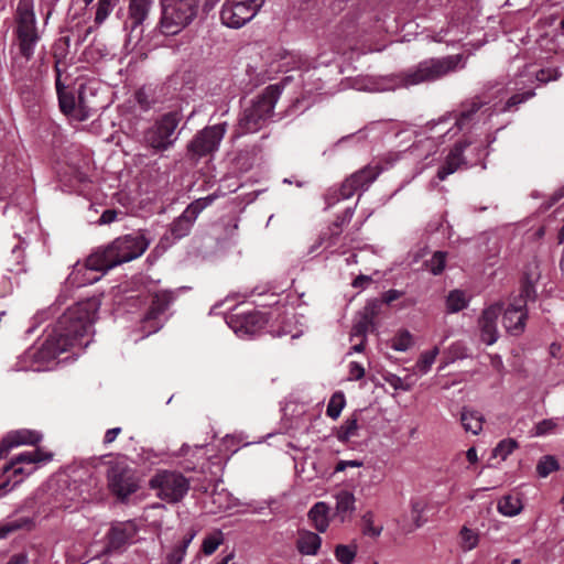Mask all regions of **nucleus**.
Here are the masks:
<instances>
[{
    "instance_id": "1",
    "label": "nucleus",
    "mask_w": 564,
    "mask_h": 564,
    "mask_svg": "<svg viewBox=\"0 0 564 564\" xmlns=\"http://www.w3.org/2000/svg\"><path fill=\"white\" fill-rule=\"evenodd\" d=\"M99 310L95 297L80 301L67 308L47 334L41 347L29 348L15 365L17 370L42 371L48 369L58 355L68 348H86L93 333V324Z\"/></svg>"
},
{
    "instance_id": "2",
    "label": "nucleus",
    "mask_w": 564,
    "mask_h": 564,
    "mask_svg": "<svg viewBox=\"0 0 564 564\" xmlns=\"http://www.w3.org/2000/svg\"><path fill=\"white\" fill-rule=\"evenodd\" d=\"M149 245L150 240L141 232L118 237L105 248L91 253L86 260L85 268L88 271L107 272L119 264L141 257Z\"/></svg>"
},
{
    "instance_id": "3",
    "label": "nucleus",
    "mask_w": 564,
    "mask_h": 564,
    "mask_svg": "<svg viewBox=\"0 0 564 564\" xmlns=\"http://www.w3.org/2000/svg\"><path fill=\"white\" fill-rule=\"evenodd\" d=\"M464 66L465 62L462 54L448 55L441 58H427L405 73L397 75L395 78L398 82L391 86V88L434 82L456 69L464 68Z\"/></svg>"
},
{
    "instance_id": "4",
    "label": "nucleus",
    "mask_w": 564,
    "mask_h": 564,
    "mask_svg": "<svg viewBox=\"0 0 564 564\" xmlns=\"http://www.w3.org/2000/svg\"><path fill=\"white\" fill-rule=\"evenodd\" d=\"M281 95L278 85L268 86L245 107L239 120L236 137L253 133L262 129L274 115V107Z\"/></svg>"
},
{
    "instance_id": "5",
    "label": "nucleus",
    "mask_w": 564,
    "mask_h": 564,
    "mask_svg": "<svg viewBox=\"0 0 564 564\" xmlns=\"http://www.w3.org/2000/svg\"><path fill=\"white\" fill-rule=\"evenodd\" d=\"M52 458V453L34 448L15 455L10 462L0 464V490L13 489L25 476L34 473L39 464L47 463Z\"/></svg>"
},
{
    "instance_id": "6",
    "label": "nucleus",
    "mask_w": 564,
    "mask_h": 564,
    "mask_svg": "<svg viewBox=\"0 0 564 564\" xmlns=\"http://www.w3.org/2000/svg\"><path fill=\"white\" fill-rule=\"evenodd\" d=\"M15 33L21 57L17 58V67L22 68L34 54V47L40 40L36 28L33 0H19L15 12Z\"/></svg>"
},
{
    "instance_id": "7",
    "label": "nucleus",
    "mask_w": 564,
    "mask_h": 564,
    "mask_svg": "<svg viewBox=\"0 0 564 564\" xmlns=\"http://www.w3.org/2000/svg\"><path fill=\"white\" fill-rule=\"evenodd\" d=\"M200 0H161L159 30L164 35H176L196 19Z\"/></svg>"
},
{
    "instance_id": "8",
    "label": "nucleus",
    "mask_w": 564,
    "mask_h": 564,
    "mask_svg": "<svg viewBox=\"0 0 564 564\" xmlns=\"http://www.w3.org/2000/svg\"><path fill=\"white\" fill-rule=\"evenodd\" d=\"M177 126V113H165L160 120L144 131V144L156 152L169 150L177 139V135L175 134Z\"/></svg>"
},
{
    "instance_id": "9",
    "label": "nucleus",
    "mask_w": 564,
    "mask_h": 564,
    "mask_svg": "<svg viewBox=\"0 0 564 564\" xmlns=\"http://www.w3.org/2000/svg\"><path fill=\"white\" fill-rule=\"evenodd\" d=\"M264 0H225L220 10L221 23L230 29H240L250 22Z\"/></svg>"
},
{
    "instance_id": "10",
    "label": "nucleus",
    "mask_w": 564,
    "mask_h": 564,
    "mask_svg": "<svg viewBox=\"0 0 564 564\" xmlns=\"http://www.w3.org/2000/svg\"><path fill=\"white\" fill-rule=\"evenodd\" d=\"M150 487L156 490L158 497L174 503L182 500L187 494L189 482L180 473L161 470L150 479Z\"/></svg>"
},
{
    "instance_id": "11",
    "label": "nucleus",
    "mask_w": 564,
    "mask_h": 564,
    "mask_svg": "<svg viewBox=\"0 0 564 564\" xmlns=\"http://www.w3.org/2000/svg\"><path fill=\"white\" fill-rule=\"evenodd\" d=\"M138 531L139 528L132 520L112 523L105 535L104 554L123 553L135 541Z\"/></svg>"
},
{
    "instance_id": "12",
    "label": "nucleus",
    "mask_w": 564,
    "mask_h": 564,
    "mask_svg": "<svg viewBox=\"0 0 564 564\" xmlns=\"http://www.w3.org/2000/svg\"><path fill=\"white\" fill-rule=\"evenodd\" d=\"M226 130V122L206 127L196 133L193 140L188 143V152L196 156H205L217 151Z\"/></svg>"
},
{
    "instance_id": "13",
    "label": "nucleus",
    "mask_w": 564,
    "mask_h": 564,
    "mask_svg": "<svg viewBox=\"0 0 564 564\" xmlns=\"http://www.w3.org/2000/svg\"><path fill=\"white\" fill-rule=\"evenodd\" d=\"M267 323L265 315L254 310L231 314L227 319L228 326L241 338L258 334Z\"/></svg>"
},
{
    "instance_id": "14",
    "label": "nucleus",
    "mask_w": 564,
    "mask_h": 564,
    "mask_svg": "<svg viewBox=\"0 0 564 564\" xmlns=\"http://www.w3.org/2000/svg\"><path fill=\"white\" fill-rule=\"evenodd\" d=\"M172 302V293L161 291L155 293L152 304L141 321V329L144 336L156 333L163 326V314Z\"/></svg>"
},
{
    "instance_id": "15",
    "label": "nucleus",
    "mask_w": 564,
    "mask_h": 564,
    "mask_svg": "<svg viewBox=\"0 0 564 564\" xmlns=\"http://www.w3.org/2000/svg\"><path fill=\"white\" fill-rule=\"evenodd\" d=\"M108 481L111 491L120 499H126L138 489L132 470L122 466H115L109 470Z\"/></svg>"
},
{
    "instance_id": "16",
    "label": "nucleus",
    "mask_w": 564,
    "mask_h": 564,
    "mask_svg": "<svg viewBox=\"0 0 564 564\" xmlns=\"http://www.w3.org/2000/svg\"><path fill=\"white\" fill-rule=\"evenodd\" d=\"M503 310L501 302L487 306L478 318L480 339L486 345H494L499 337L497 321Z\"/></svg>"
},
{
    "instance_id": "17",
    "label": "nucleus",
    "mask_w": 564,
    "mask_h": 564,
    "mask_svg": "<svg viewBox=\"0 0 564 564\" xmlns=\"http://www.w3.org/2000/svg\"><path fill=\"white\" fill-rule=\"evenodd\" d=\"M153 6V0H129L128 18L124 28L130 29L131 33L139 30V37L143 31L142 24L148 19Z\"/></svg>"
},
{
    "instance_id": "18",
    "label": "nucleus",
    "mask_w": 564,
    "mask_h": 564,
    "mask_svg": "<svg viewBox=\"0 0 564 564\" xmlns=\"http://www.w3.org/2000/svg\"><path fill=\"white\" fill-rule=\"evenodd\" d=\"M42 435L32 430H18L8 433L0 443V460L13 448L20 445H35Z\"/></svg>"
},
{
    "instance_id": "19",
    "label": "nucleus",
    "mask_w": 564,
    "mask_h": 564,
    "mask_svg": "<svg viewBox=\"0 0 564 564\" xmlns=\"http://www.w3.org/2000/svg\"><path fill=\"white\" fill-rule=\"evenodd\" d=\"M489 110L490 108H485V102L479 99L465 102L462 105L459 112L455 116V126L462 131L468 128L470 123L478 121L480 117L486 115Z\"/></svg>"
},
{
    "instance_id": "20",
    "label": "nucleus",
    "mask_w": 564,
    "mask_h": 564,
    "mask_svg": "<svg viewBox=\"0 0 564 564\" xmlns=\"http://www.w3.org/2000/svg\"><path fill=\"white\" fill-rule=\"evenodd\" d=\"M527 317L524 305L511 303L503 312V327L510 335L519 336L524 332Z\"/></svg>"
},
{
    "instance_id": "21",
    "label": "nucleus",
    "mask_w": 564,
    "mask_h": 564,
    "mask_svg": "<svg viewBox=\"0 0 564 564\" xmlns=\"http://www.w3.org/2000/svg\"><path fill=\"white\" fill-rule=\"evenodd\" d=\"M469 143H457L448 153L444 164L437 171V178L444 181L448 175L456 172L462 165L467 164L463 158L464 150Z\"/></svg>"
},
{
    "instance_id": "22",
    "label": "nucleus",
    "mask_w": 564,
    "mask_h": 564,
    "mask_svg": "<svg viewBox=\"0 0 564 564\" xmlns=\"http://www.w3.org/2000/svg\"><path fill=\"white\" fill-rule=\"evenodd\" d=\"M335 498V517L340 522L349 520L356 510L355 495L346 489H341L334 495Z\"/></svg>"
},
{
    "instance_id": "23",
    "label": "nucleus",
    "mask_w": 564,
    "mask_h": 564,
    "mask_svg": "<svg viewBox=\"0 0 564 564\" xmlns=\"http://www.w3.org/2000/svg\"><path fill=\"white\" fill-rule=\"evenodd\" d=\"M94 97V93L90 88L87 86H80L75 106V120H87L95 111H97V106L90 100V98Z\"/></svg>"
},
{
    "instance_id": "24",
    "label": "nucleus",
    "mask_w": 564,
    "mask_h": 564,
    "mask_svg": "<svg viewBox=\"0 0 564 564\" xmlns=\"http://www.w3.org/2000/svg\"><path fill=\"white\" fill-rule=\"evenodd\" d=\"M322 545L321 536L308 530H300L297 533L296 549L303 555H316Z\"/></svg>"
},
{
    "instance_id": "25",
    "label": "nucleus",
    "mask_w": 564,
    "mask_h": 564,
    "mask_svg": "<svg viewBox=\"0 0 564 564\" xmlns=\"http://www.w3.org/2000/svg\"><path fill=\"white\" fill-rule=\"evenodd\" d=\"M460 423L465 432L478 435L482 431L485 422L484 415L471 408L464 406L459 416Z\"/></svg>"
},
{
    "instance_id": "26",
    "label": "nucleus",
    "mask_w": 564,
    "mask_h": 564,
    "mask_svg": "<svg viewBox=\"0 0 564 564\" xmlns=\"http://www.w3.org/2000/svg\"><path fill=\"white\" fill-rule=\"evenodd\" d=\"M426 510V503L421 499H412L410 502V519L411 523H406L405 520H403L402 529L404 532L409 533L412 532L419 528H421L425 522L426 519L424 518V512Z\"/></svg>"
},
{
    "instance_id": "27",
    "label": "nucleus",
    "mask_w": 564,
    "mask_h": 564,
    "mask_svg": "<svg viewBox=\"0 0 564 564\" xmlns=\"http://www.w3.org/2000/svg\"><path fill=\"white\" fill-rule=\"evenodd\" d=\"M356 177H347L338 188H330L326 194L327 207H332L341 199H348L358 191L354 184Z\"/></svg>"
},
{
    "instance_id": "28",
    "label": "nucleus",
    "mask_w": 564,
    "mask_h": 564,
    "mask_svg": "<svg viewBox=\"0 0 564 564\" xmlns=\"http://www.w3.org/2000/svg\"><path fill=\"white\" fill-rule=\"evenodd\" d=\"M329 506L318 501L310 509L307 517L318 532H325L329 525Z\"/></svg>"
},
{
    "instance_id": "29",
    "label": "nucleus",
    "mask_w": 564,
    "mask_h": 564,
    "mask_svg": "<svg viewBox=\"0 0 564 564\" xmlns=\"http://www.w3.org/2000/svg\"><path fill=\"white\" fill-rule=\"evenodd\" d=\"M56 72H57V74H56L55 84H56V91H57V96H58L59 108L63 111V113H65L66 116H68L72 119H75L76 99H75L74 95L67 93L65 90V87L62 85L61 73H59L58 68H56Z\"/></svg>"
},
{
    "instance_id": "30",
    "label": "nucleus",
    "mask_w": 564,
    "mask_h": 564,
    "mask_svg": "<svg viewBox=\"0 0 564 564\" xmlns=\"http://www.w3.org/2000/svg\"><path fill=\"white\" fill-rule=\"evenodd\" d=\"M380 169L378 166H365L361 170L351 174V177H356L354 180V184L357 185V189L367 191L371 183L376 181V178L380 174Z\"/></svg>"
},
{
    "instance_id": "31",
    "label": "nucleus",
    "mask_w": 564,
    "mask_h": 564,
    "mask_svg": "<svg viewBox=\"0 0 564 564\" xmlns=\"http://www.w3.org/2000/svg\"><path fill=\"white\" fill-rule=\"evenodd\" d=\"M498 511L506 517H514L522 510V502L519 497L507 495L498 501Z\"/></svg>"
},
{
    "instance_id": "32",
    "label": "nucleus",
    "mask_w": 564,
    "mask_h": 564,
    "mask_svg": "<svg viewBox=\"0 0 564 564\" xmlns=\"http://www.w3.org/2000/svg\"><path fill=\"white\" fill-rule=\"evenodd\" d=\"M469 299L466 293L460 290H453L446 297V311L447 313H457L467 307Z\"/></svg>"
},
{
    "instance_id": "33",
    "label": "nucleus",
    "mask_w": 564,
    "mask_h": 564,
    "mask_svg": "<svg viewBox=\"0 0 564 564\" xmlns=\"http://www.w3.org/2000/svg\"><path fill=\"white\" fill-rule=\"evenodd\" d=\"M195 219H192L189 215L184 210L181 216H178L171 225V234L174 238L181 239L185 237L192 226L194 225Z\"/></svg>"
},
{
    "instance_id": "34",
    "label": "nucleus",
    "mask_w": 564,
    "mask_h": 564,
    "mask_svg": "<svg viewBox=\"0 0 564 564\" xmlns=\"http://www.w3.org/2000/svg\"><path fill=\"white\" fill-rule=\"evenodd\" d=\"M459 545L464 552L474 550L479 543V533L468 527L464 525L459 531Z\"/></svg>"
},
{
    "instance_id": "35",
    "label": "nucleus",
    "mask_w": 564,
    "mask_h": 564,
    "mask_svg": "<svg viewBox=\"0 0 564 564\" xmlns=\"http://www.w3.org/2000/svg\"><path fill=\"white\" fill-rule=\"evenodd\" d=\"M32 524V520L29 518L10 519L0 522V539L7 538L12 532L19 529L29 527Z\"/></svg>"
},
{
    "instance_id": "36",
    "label": "nucleus",
    "mask_w": 564,
    "mask_h": 564,
    "mask_svg": "<svg viewBox=\"0 0 564 564\" xmlns=\"http://www.w3.org/2000/svg\"><path fill=\"white\" fill-rule=\"evenodd\" d=\"M117 2L118 0H98L94 19L95 24H102L116 7Z\"/></svg>"
},
{
    "instance_id": "37",
    "label": "nucleus",
    "mask_w": 564,
    "mask_h": 564,
    "mask_svg": "<svg viewBox=\"0 0 564 564\" xmlns=\"http://www.w3.org/2000/svg\"><path fill=\"white\" fill-rule=\"evenodd\" d=\"M533 96H534L533 90H528L523 94H514L508 98V100L506 101V104L502 107L498 108V105L495 104L494 105L495 111H497V112L510 111L512 108L524 102L525 100H528L529 98H531Z\"/></svg>"
},
{
    "instance_id": "38",
    "label": "nucleus",
    "mask_w": 564,
    "mask_h": 564,
    "mask_svg": "<svg viewBox=\"0 0 564 564\" xmlns=\"http://www.w3.org/2000/svg\"><path fill=\"white\" fill-rule=\"evenodd\" d=\"M446 264V252L436 251L431 259L425 261L426 269L434 275H438L443 272Z\"/></svg>"
},
{
    "instance_id": "39",
    "label": "nucleus",
    "mask_w": 564,
    "mask_h": 564,
    "mask_svg": "<svg viewBox=\"0 0 564 564\" xmlns=\"http://www.w3.org/2000/svg\"><path fill=\"white\" fill-rule=\"evenodd\" d=\"M345 395L343 392H336L332 395L329 402H328V405H327V410H326V413L329 417L332 419H337L344 406H345Z\"/></svg>"
},
{
    "instance_id": "40",
    "label": "nucleus",
    "mask_w": 564,
    "mask_h": 564,
    "mask_svg": "<svg viewBox=\"0 0 564 564\" xmlns=\"http://www.w3.org/2000/svg\"><path fill=\"white\" fill-rule=\"evenodd\" d=\"M356 554L357 547L355 545L339 544L335 549L336 560L341 564H351Z\"/></svg>"
},
{
    "instance_id": "41",
    "label": "nucleus",
    "mask_w": 564,
    "mask_h": 564,
    "mask_svg": "<svg viewBox=\"0 0 564 564\" xmlns=\"http://www.w3.org/2000/svg\"><path fill=\"white\" fill-rule=\"evenodd\" d=\"M224 538L220 531L214 532L207 535L202 544V551L205 555L209 556L216 552L219 545L223 543Z\"/></svg>"
},
{
    "instance_id": "42",
    "label": "nucleus",
    "mask_w": 564,
    "mask_h": 564,
    "mask_svg": "<svg viewBox=\"0 0 564 564\" xmlns=\"http://www.w3.org/2000/svg\"><path fill=\"white\" fill-rule=\"evenodd\" d=\"M517 447L518 443L513 438L502 440L494 448L492 456L500 457L502 460H505Z\"/></svg>"
},
{
    "instance_id": "43",
    "label": "nucleus",
    "mask_w": 564,
    "mask_h": 564,
    "mask_svg": "<svg viewBox=\"0 0 564 564\" xmlns=\"http://www.w3.org/2000/svg\"><path fill=\"white\" fill-rule=\"evenodd\" d=\"M438 355V348L437 347H434L432 350H429V351H424L419 360L416 361V369L421 372V373H426L432 365L435 362V359Z\"/></svg>"
},
{
    "instance_id": "44",
    "label": "nucleus",
    "mask_w": 564,
    "mask_h": 564,
    "mask_svg": "<svg viewBox=\"0 0 564 564\" xmlns=\"http://www.w3.org/2000/svg\"><path fill=\"white\" fill-rule=\"evenodd\" d=\"M358 423L357 419L351 416L348 417L339 429L338 438L340 441H348L351 437L357 436Z\"/></svg>"
},
{
    "instance_id": "45",
    "label": "nucleus",
    "mask_w": 564,
    "mask_h": 564,
    "mask_svg": "<svg viewBox=\"0 0 564 564\" xmlns=\"http://www.w3.org/2000/svg\"><path fill=\"white\" fill-rule=\"evenodd\" d=\"M560 417H551L540 421L534 426L535 436H544L551 434L560 424Z\"/></svg>"
},
{
    "instance_id": "46",
    "label": "nucleus",
    "mask_w": 564,
    "mask_h": 564,
    "mask_svg": "<svg viewBox=\"0 0 564 564\" xmlns=\"http://www.w3.org/2000/svg\"><path fill=\"white\" fill-rule=\"evenodd\" d=\"M355 214V207H348L345 212L337 217L333 226L329 228L332 236L338 237L341 234V228L345 224H348Z\"/></svg>"
},
{
    "instance_id": "47",
    "label": "nucleus",
    "mask_w": 564,
    "mask_h": 564,
    "mask_svg": "<svg viewBox=\"0 0 564 564\" xmlns=\"http://www.w3.org/2000/svg\"><path fill=\"white\" fill-rule=\"evenodd\" d=\"M364 533L370 536H379L382 532V527L375 525V516L371 511H367L362 518Z\"/></svg>"
},
{
    "instance_id": "48",
    "label": "nucleus",
    "mask_w": 564,
    "mask_h": 564,
    "mask_svg": "<svg viewBox=\"0 0 564 564\" xmlns=\"http://www.w3.org/2000/svg\"><path fill=\"white\" fill-rule=\"evenodd\" d=\"M556 469H558V464L553 456H544L536 465V471L543 478Z\"/></svg>"
},
{
    "instance_id": "49",
    "label": "nucleus",
    "mask_w": 564,
    "mask_h": 564,
    "mask_svg": "<svg viewBox=\"0 0 564 564\" xmlns=\"http://www.w3.org/2000/svg\"><path fill=\"white\" fill-rule=\"evenodd\" d=\"M536 290L532 282L525 281L521 286V292L519 299L514 300V304H522L524 307L527 306L528 301L535 300Z\"/></svg>"
},
{
    "instance_id": "50",
    "label": "nucleus",
    "mask_w": 564,
    "mask_h": 564,
    "mask_svg": "<svg viewBox=\"0 0 564 564\" xmlns=\"http://www.w3.org/2000/svg\"><path fill=\"white\" fill-rule=\"evenodd\" d=\"M412 345V336L409 332L404 330L395 335L391 343V348L397 351H405Z\"/></svg>"
},
{
    "instance_id": "51",
    "label": "nucleus",
    "mask_w": 564,
    "mask_h": 564,
    "mask_svg": "<svg viewBox=\"0 0 564 564\" xmlns=\"http://www.w3.org/2000/svg\"><path fill=\"white\" fill-rule=\"evenodd\" d=\"M386 380L394 390L409 391L412 388L411 382L395 375H390Z\"/></svg>"
},
{
    "instance_id": "52",
    "label": "nucleus",
    "mask_w": 564,
    "mask_h": 564,
    "mask_svg": "<svg viewBox=\"0 0 564 564\" xmlns=\"http://www.w3.org/2000/svg\"><path fill=\"white\" fill-rule=\"evenodd\" d=\"M186 550L176 545L166 556V564H182Z\"/></svg>"
},
{
    "instance_id": "53",
    "label": "nucleus",
    "mask_w": 564,
    "mask_h": 564,
    "mask_svg": "<svg viewBox=\"0 0 564 564\" xmlns=\"http://www.w3.org/2000/svg\"><path fill=\"white\" fill-rule=\"evenodd\" d=\"M369 325H370V321L368 319L367 316H364L359 322H357L352 326L351 336L352 337L359 336V337L364 338L368 330Z\"/></svg>"
},
{
    "instance_id": "54",
    "label": "nucleus",
    "mask_w": 564,
    "mask_h": 564,
    "mask_svg": "<svg viewBox=\"0 0 564 564\" xmlns=\"http://www.w3.org/2000/svg\"><path fill=\"white\" fill-rule=\"evenodd\" d=\"M205 205L204 203H202V200L198 198L196 200H194L193 203H191L185 212L187 213V215H189V217H192V219H195L198 217V215L205 209Z\"/></svg>"
},
{
    "instance_id": "55",
    "label": "nucleus",
    "mask_w": 564,
    "mask_h": 564,
    "mask_svg": "<svg viewBox=\"0 0 564 564\" xmlns=\"http://www.w3.org/2000/svg\"><path fill=\"white\" fill-rule=\"evenodd\" d=\"M560 76L556 69H541L535 73V79L541 83H547L552 79H557Z\"/></svg>"
},
{
    "instance_id": "56",
    "label": "nucleus",
    "mask_w": 564,
    "mask_h": 564,
    "mask_svg": "<svg viewBox=\"0 0 564 564\" xmlns=\"http://www.w3.org/2000/svg\"><path fill=\"white\" fill-rule=\"evenodd\" d=\"M361 466H362L361 460H357V459L339 460L334 468V473H341V471L346 470L348 467H361Z\"/></svg>"
},
{
    "instance_id": "57",
    "label": "nucleus",
    "mask_w": 564,
    "mask_h": 564,
    "mask_svg": "<svg viewBox=\"0 0 564 564\" xmlns=\"http://www.w3.org/2000/svg\"><path fill=\"white\" fill-rule=\"evenodd\" d=\"M349 376L352 380H360L365 376L364 367L358 362H350L349 365Z\"/></svg>"
},
{
    "instance_id": "58",
    "label": "nucleus",
    "mask_w": 564,
    "mask_h": 564,
    "mask_svg": "<svg viewBox=\"0 0 564 564\" xmlns=\"http://www.w3.org/2000/svg\"><path fill=\"white\" fill-rule=\"evenodd\" d=\"M117 216H118V212L115 210V209H106L100 218H99V224L101 225H108V224H111L113 223L116 219H117Z\"/></svg>"
},
{
    "instance_id": "59",
    "label": "nucleus",
    "mask_w": 564,
    "mask_h": 564,
    "mask_svg": "<svg viewBox=\"0 0 564 564\" xmlns=\"http://www.w3.org/2000/svg\"><path fill=\"white\" fill-rule=\"evenodd\" d=\"M402 295V292L398 291V290H389L387 291L384 294H383V301L387 303V304H390L394 301H397L398 299H400Z\"/></svg>"
},
{
    "instance_id": "60",
    "label": "nucleus",
    "mask_w": 564,
    "mask_h": 564,
    "mask_svg": "<svg viewBox=\"0 0 564 564\" xmlns=\"http://www.w3.org/2000/svg\"><path fill=\"white\" fill-rule=\"evenodd\" d=\"M121 432V429L120 427H113V429H109L106 434H105V437H104V443L105 444H110L112 443L116 437L119 435V433Z\"/></svg>"
},
{
    "instance_id": "61",
    "label": "nucleus",
    "mask_w": 564,
    "mask_h": 564,
    "mask_svg": "<svg viewBox=\"0 0 564 564\" xmlns=\"http://www.w3.org/2000/svg\"><path fill=\"white\" fill-rule=\"evenodd\" d=\"M28 563V556L23 553L14 554L10 557L8 564H26Z\"/></svg>"
},
{
    "instance_id": "62",
    "label": "nucleus",
    "mask_w": 564,
    "mask_h": 564,
    "mask_svg": "<svg viewBox=\"0 0 564 564\" xmlns=\"http://www.w3.org/2000/svg\"><path fill=\"white\" fill-rule=\"evenodd\" d=\"M564 197V186L562 188H560L558 191H556L552 197H551V200L550 203H547V205L545 206V208H550L551 206H553L555 203H557L560 199H562Z\"/></svg>"
},
{
    "instance_id": "63",
    "label": "nucleus",
    "mask_w": 564,
    "mask_h": 564,
    "mask_svg": "<svg viewBox=\"0 0 564 564\" xmlns=\"http://www.w3.org/2000/svg\"><path fill=\"white\" fill-rule=\"evenodd\" d=\"M195 535H196V530H191L188 532V534L183 539V541L178 545L187 551V547L194 540Z\"/></svg>"
},
{
    "instance_id": "64",
    "label": "nucleus",
    "mask_w": 564,
    "mask_h": 564,
    "mask_svg": "<svg viewBox=\"0 0 564 564\" xmlns=\"http://www.w3.org/2000/svg\"><path fill=\"white\" fill-rule=\"evenodd\" d=\"M466 458L470 464H475L478 462L477 451L475 447H470L467 449Z\"/></svg>"
}]
</instances>
